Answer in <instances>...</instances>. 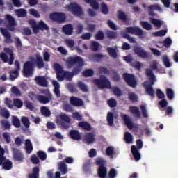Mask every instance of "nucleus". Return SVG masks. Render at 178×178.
Masks as SVG:
<instances>
[{"label":"nucleus","instance_id":"nucleus-49","mask_svg":"<svg viewBox=\"0 0 178 178\" xmlns=\"http://www.w3.org/2000/svg\"><path fill=\"white\" fill-rule=\"evenodd\" d=\"M101 11L102 14H104L106 15L109 13V8L108 7V5L106 4V3H101Z\"/></svg>","mask_w":178,"mask_h":178},{"label":"nucleus","instance_id":"nucleus-56","mask_svg":"<svg viewBox=\"0 0 178 178\" xmlns=\"http://www.w3.org/2000/svg\"><path fill=\"white\" fill-rule=\"evenodd\" d=\"M140 108L141 110L143 118H148L147 106H145V105H140Z\"/></svg>","mask_w":178,"mask_h":178},{"label":"nucleus","instance_id":"nucleus-27","mask_svg":"<svg viewBox=\"0 0 178 178\" xmlns=\"http://www.w3.org/2000/svg\"><path fill=\"white\" fill-rule=\"evenodd\" d=\"M33 143H31V140L30 139H26L25 140V151L26 154H31L33 152Z\"/></svg>","mask_w":178,"mask_h":178},{"label":"nucleus","instance_id":"nucleus-16","mask_svg":"<svg viewBox=\"0 0 178 178\" xmlns=\"http://www.w3.org/2000/svg\"><path fill=\"white\" fill-rule=\"evenodd\" d=\"M13 159L16 162H23L24 160V155L22 152V151L18 149H15L13 151Z\"/></svg>","mask_w":178,"mask_h":178},{"label":"nucleus","instance_id":"nucleus-50","mask_svg":"<svg viewBox=\"0 0 178 178\" xmlns=\"http://www.w3.org/2000/svg\"><path fill=\"white\" fill-rule=\"evenodd\" d=\"M106 156H110L111 157H113V154H115V149L113 146H108L106 149Z\"/></svg>","mask_w":178,"mask_h":178},{"label":"nucleus","instance_id":"nucleus-3","mask_svg":"<svg viewBox=\"0 0 178 178\" xmlns=\"http://www.w3.org/2000/svg\"><path fill=\"white\" fill-rule=\"evenodd\" d=\"M155 10L162 11V8L159 4H152L151 6H149L148 13L149 15L152 17V18H149V20L150 22L154 25V26H156V28H161L163 25V21L154 18V17H156V13H154Z\"/></svg>","mask_w":178,"mask_h":178},{"label":"nucleus","instance_id":"nucleus-18","mask_svg":"<svg viewBox=\"0 0 178 178\" xmlns=\"http://www.w3.org/2000/svg\"><path fill=\"white\" fill-rule=\"evenodd\" d=\"M70 102L72 106H83L84 105V102L81 99L74 96L70 97Z\"/></svg>","mask_w":178,"mask_h":178},{"label":"nucleus","instance_id":"nucleus-26","mask_svg":"<svg viewBox=\"0 0 178 178\" xmlns=\"http://www.w3.org/2000/svg\"><path fill=\"white\" fill-rule=\"evenodd\" d=\"M29 178H40V167H33L32 173L29 174Z\"/></svg>","mask_w":178,"mask_h":178},{"label":"nucleus","instance_id":"nucleus-6","mask_svg":"<svg viewBox=\"0 0 178 178\" xmlns=\"http://www.w3.org/2000/svg\"><path fill=\"white\" fill-rule=\"evenodd\" d=\"M92 83L98 87V88L104 89V88H108L111 89L112 88V84L111 81H109L106 76L101 74L99 76V79H95L92 81Z\"/></svg>","mask_w":178,"mask_h":178},{"label":"nucleus","instance_id":"nucleus-46","mask_svg":"<svg viewBox=\"0 0 178 178\" xmlns=\"http://www.w3.org/2000/svg\"><path fill=\"white\" fill-rule=\"evenodd\" d=\"M38 157L40 161H46L47 160V153L42 150H39L37 152Z\"/></svg>","mask_w":178,"mask_h":178},{"label":"nucleus","instance_id":"nucleus-9","mask_svg":"<svg viewBox=\"0 0 178 178\" xmlns=\"http://www.w3.org/2000/svg\"><path fill=\"white\" fill-rule=\"evenodd\" d=\"M49 17L53 22L58 24H62L64 22H66V14L65 13L54 12L50 13Z\"/></svg>","mask_w":178,"mask_h":178},{"label":"nucleus","instance_id":"nucleus-41","mask_svg":"<svg viewBox=\"0 0 178 178\" xmlns=\"http://www.w3.org/2000/svg\"><path fill=\"white\" fill-rule=\"evenodd\" d=\"M133 134L129 131H126L124 134V140L126 143H128V144H129V143H133Z\"/></svg>","mask_w":178,"mask_h":178},{"label":"nucleus","instance_id":"nucleus-20","mask_svg":"<svg viewBox=\"0 0 178 178\" xmlns=\"http://www.w3.org/2000/svg\"><path fill=\"white\" fill-rule=\"evenodd\" d=\"M35 81L38 86H41V87H48V81H47L45 76H35Z\"/></svg>","mask_w":178,"mask_h":178},{"label":"nucleus","instance_id":"nucleus-1","mask_svg":"<svg viewBox=\"0 0 178 178\" xmlns=\"http://www.w3.org/2000/svg\"><path fill=\"white\" fill-rule=\"evenodd\" d=\"M158 61H156V60H152L150 63V69H146L145 70L146 76L149 77L150 84H145L144 87L147 94L150 95V97H155V91L153 88V86L155 84L156 77L154 74L153 70H158Z\"/></svg>","mask_w":178,"mask_h":178},{"label":"nucleus","instance_id":"nucleus-35","mask_svg":"<svg viewBox=\"0 0 178 178\" xmlns=\"http://www.w3.org/2000/svg\"><path fill=\"white\" fill-rule=\"evenodd\" d=\"M15 13L17 17H26L27 16V11L23 8L15 10Z\"/></svg>","mask_w":178,"mask_h":178},{"label":"nucleus","instance_id":"nucleus-42","mask_svg":"<svg viewBox=\"0 0 178 178\" xmlns=\"http://www.w3.org/2000/svg\"><path fill=\"white\" fill-rule=\"evenodd\" d=\"M106 35L109 39H115L118 38V33L114 31L108 30L106 32Z\"/></svg>","mask_w":178,"mask_h":178},{"label":"nucleus","instance_id":"nucleus-29","mask_svg":"<svg viewBox=\"0 0 178 178\" xmlns=\"http://www.w3.org/2000/svg\"><path fill=\"white\" fill-rule=\"evenodd\" d=\"M122 118L124 121L125 124L128 127L129 129H133L134 124L133 122L131 120L129 116L127 115H122Z\"/></svg>","mask_w":178,"mask_h":178},{"label":"nucleus","instance_id":"nucleus-53","mask_svg":"<svg viewBox=\"0 0 178 178\" xmlns=\"http://www.w3.org/2000/svg\"><path fill=\"white\" fill-rule=\"evenodd\" d=\"M90 6L93 10H99V3L97 1V0H90Z\"/></svg>","mask_w":178,"mask_h":178},{"label":"nucleus","instance_id":"nucleus-11","mask_svg":"<svg viewBox=\"0 0 178 178\" xmlns=\"http://www.w3.org/2000/svg\"><path fill=\"white\" fill-rule=\"evenodd\" d=\"M68 10L71 13L74 15V16H82L83 15V8L80 6V5L77 4L76 3H71L68 6Z\"/></svg>","mask_w":178,"mask_h":178},{"label":"nucleus","instance_id":"nucleus-54","mask_svg":"<svg viewBox=\"0 0 178 178\" xmlns=\"http://www.w3.org/2000/svg\"><path fill=\"white\" fill-rule=\"evenodd\" d=\"M104 36H105V35H104L103 31H98L97 32V33H95V38L97 40H102L103 39H104Z\"/></svg>","mask_w":178,"mask_h":178},{"label":"nucleus","instance_id":"nucleus-55","mask_svg":"<svg viewBox=\"0 0 178 178\" xmlns=\"http://www.w3.org/2000/svg\"><path fill=\"white\" fill-rule=\"evenodd\" d=\"M38 26L40 30H49V27L44 21L39 22Z\"/></svg>","mask_w":178,"mask_h":178},{"label":"nucleus","instance_id":"nucleus-44","mask_svg":"<svg viewBox=\"0 0 178 178\" xmlns=\"http://www.w3.org/2000/svg\"><path fill=\"white\" fill-rule=\"evenodd\" d=\"M12 122L16 129H19L21 126L20 120H19L17 116H13Z\"/></svg>","mask_w":178,"mask_h":178},{"label":"nucleus","instance_id":"nucleus-12","mask_svg":"<svg viewBox=\"0 0 178 178\" xmlns=\"http://www.w3.org/2000/svg\"><path fill=\"white\" fill-rule=\"evenodd\" d=\"M124 80L128 86L132 88L136 87L138 83L134 74H130L129 73H124L123 74Z\"/></svg>","mask_w":178,"mask_h":178},{"label":"nucleus","instance_id":"nucleus-59","mask_svg":"<svg viewBox=\"0 0 178 178\" xmlns=\"http://www.w3.org/2000/svg\"><path fill=\"white\" fill-rule=\"evenodd\" d=\"M39 157L37 156V155L35 154H33L31 156V162H32V163H33V165H38V163H40V159H38Z\"/></svg>","mask_w":178,"mask_h":178},{"label":"nucleus","instance_id":"nucleus-5","mask_svg":"<svg viewBox=\"0 0 178 178\" xmlns=\"http://www.w3.org/2000/svg\"><path fill=\"white\" fill-rule=\"evenodd\" d=\"M4 52L0 53V58L4 63H8L9 65H13L15 60V54L13 53V49L9 47H4Z\"/></svg>","mask_w":178,"mask_h":178},{"label":"nucleus","instance_id":"nucleus-33","mask_svg":"<svg viewBox=\"0 0 178 178\" xmlns=\"http://www.w3.org/2000/svg\"><path fill=\"white\" fill-rule=\"evenodd\" d=\"M77 86L79 90H81V91H82L83 92H88V87L87 86V85H86V83H84V82L79 81L77 83Z\"/></svg>","mask_w":178,"mask_h":178},{"label":"nucleus","instance_id":"nucleus-48","mask_svg":"<svg viewBox=\"0 0 178 178\" xmlns=\"http://www.w3.org/2000/svg\"><path fill=\"white\" fill-rule=\"evenodd\" d=\"M13 106L20 109L23 106V101L20 99H14L13 100Z\"/></svg>","mask_w":178,"mask_h":178},{"label":"nucleus","instance_id":"nucleus-64","mask_svg":"<svg viewBox=\"0 0 178 178\" xmlns=\"http://www.w3.org/2000/svg\"><path fill=\"white\" fill-rule=\"evenodd\" d=\"M117 175V171L115 168H111L108 172V177L109 178H115Z\"/></svg>","mask_w":178,"mask_h":178},{"label":"nucleus","instance_id":"nucleus-32","mask_svg":"<svg viewBox=\"0 0 178 178\" xmlns=\"http://www.w3.org/2000/svg\"><path fill=\"white\" fill-rule=\"evenodd\" d=\"M106 120L109 126H113V123H114L113 112H108L107 116H106Z\"/></svg>","mask_w":178,"mask_h":178},{"label":"nucleus","instance_id":"nucleus-25","mask_svg":"<svg viewBox=\"0 0 178 178\" xmlns=\"http://www.w3.org/2000/svg\"><path fill=\"white\" fill-rule=\"evenodd\" d=\"M131 113L134 115L135 118L139 119L141 116L140 109L138 106H131L129 107Z\"/></svg>","mask_w":178,"mask_h":178},{"label":"nucleus","instance_id":"nucleus-63","mask_svg":"<svg viewBox=\"0 0 178 178\" xmlns=\"http://www.w3.org/2000/svg\"><path fill=\"white\" fill-rule=\"evenodd\" d=\"M103 164H106V160L102 158H98L96 159V165H98L99 167H102Z\"/></svg>","mask_w":178,"mask_h":178},{"label":"nucleus","instance_id":"nucleus-34","mask_svg":"<svg viewBox=\"0 0 178 178\" xmlns=\"http://www.w3.org/2000/svg\"><path fill=\"white\" fill-rule=\"evenodd\" d=\"M78 127L83 129V130H88L90 131V124L86 121H81L78 123Z\"/></svg>","mask_w":178,"mask_h":178},{"label":"nucleus","instance_id":"nucleus-39","mask_svg":"<svg viewBox=\"0 0 178 178\" xmlns=\"http://www.w3.org/2000/svg\"><path fill=\"white\" fill-rule=\"evenodd\" d=\"M162 61L166 67L169 68V67H170V66H172V64L169 60V57L167 54H164L162 56Z\"/></svg>","mask_w":178,"mask_h":178},{"label":"nucleus","instance_id":"nucleus-36","mask_svg":"<svg viewBox=\"0 0 178 178\" xmlns=\"http://www.w3.org/2000/svg\"><path fill=\"white\" fill-rule=\"evenodd\" d=\"M107 51L108 54L113 57V59H117L118 53L116 49L113 47H107Z\"/></svg>","mask_w":178,"mask_h":178},{"label":"nucleus","instance_id":"nucleus-7","mask_svg":"<svg viewBox=\"0 0 178 178\" xmlns=\"http://www.w3.org/2000/svg\"><path fill=\"white\" fill-rule=\"evenodd\" d=\"M41 94H44V95H35V99L40 102V104H49L51 101H52V93L47 90V89H44L41 90Z\"/></svg>","mask_w":178,"mask_h":178},{"label":"nucleus","instance_id":"nucleus-52","mask_svg":"<svg viewBox=\"0 0 178 178\" xmlns=\"http://www.w3.org/2000/svg\"><path fill=\"white\" fill-rule=\"evenodd\" d=\"M128 97L132 102H137L138 101V97L136 94H134V92H129Z\"/></svg>","mask_w":178,"mask_h":178},{"label":"nucleus","instance_id":"nucleus-62","mask_svg":"<svg viewBox=\"0 0 178 178\" xmlns=\"http://www.w3.org/2000/svg\"><path fill=\"white\" fill-rule=\"evenodd\" d=\"M3 138L5 140L6 144H9L10 143V134L8 132L3 133Z\"/></svg>","mask_w":178,"mask_h":178},{"label":"nucleus","instance_id":"nucleus-21","mask_svg":"<svg viewBox=\"0 0 178 178\" xmlns=\"http://www.w3.org/2000/svg\"><path fill=\"white\" fill-rule=\"evenodd\" d=\"M1 33L4 36L6 44H12L13 40H12V35L6 29H1Z\"/></svg>","mask_w":178,"mask_h":178},{"label":"nucleus","instance_id":"nucleus-2","mask_svg":"<svg viewBox=\"0 0 178 178\" xmlns=\"http://www.w3.org/2000/svg\"><path fill=\"white\" fill-rule=\"evenodd\" d=\"M129 33L143 37L144 35V31L139 26H127L126 28V32H121V35L123 38L128 39L131 43H136L135 38L130 36Z\"/></svg>","mask_w":178,"mask_h":178},{"label":"nucleus","instance_id":"nucleus-45","mask_svg":"<svg viewBox=\"0 0 178 178\" xmlns=\"http://www.w3.org/2000/svg\"><path fill=\"white\" fill-rule=\"evenodd\" d=\"M21 122L26 129L30 127V120H29V118L24 116L22 117Z\"/></svg>","mask_w":178,"mask_h":178},{"label":"nucleus","instance_id":"nucleus-47","mask_svg":"<svg viewBox=\"0 0 178 178\" xmlns=\"http://www.w3.org/2000/svg\"><path fill=\"white\" fill-rule=\"evenodd\" d=\"M140 24L144 29H147V31L152 29V25L147 21H141Z\"/></svg>","mask_w":178,"mask_h":178},{"label":"nucleus","instance_id":"nucleus-15","mask_svg":"<svg viewBox=\"0 0 178 178\" xmlns=\"http://www.w3.org/2000/svg\"><path fill=\"white\" fill-rule=\"evenodd\" d=\"M134 50L136 54L139 57H143V59H148V57H149V53H148V51H145V50L142 49L140 46H135L134 47Z\"/></svg>","mask_w":178,"mask_h":178},{"label":"nucleus","instance_id":"nucleus-23","mask_svg":"<svg viewBox=\"0 0 178 178\" xmlns=\"http://www.w3.org/2000/svg\"><path fill=\"white\" fill-rule=\"evenodd\" d=\"M73 25L68 24L63 26L62 31L66 35H72L73 34Z\"/></svg>","mask_w":178,"mask_h":178},{"label":"nucleus","instance_id":"nucleus-28","mask_svg":"<svg viewBox=\"0 0 178 178\" xmlns=\"http://www.w3.org/2000/svg\"><path fill=\"white\" fill-rule=\"evenodd\" d=\"M58 169L61 175H66L68 172L67 165L63 161L58 163Z\"/></svg>","mask_w":178,"mask_h":178},{"label":"nucleus","instance_id":"nucleus-8","mask_svg":"<svg viewBox=\"0 0 178 178\" xmlns=\"http://www.w3.org/2000/svg\"><path fill=\"white\" fill-rule=\"evenodd\" d=\"M81 63H84V60L79 56H70L66 60V66L68 69H72L75 65H81Z\"/></svg>","mask_w":178,"mask_h":178},{"label":"nucleus","instance_id":"nucleus-58","mask_svg":"<svg viewBox=\"0 0 178 178\" xmlns=\"http://www.w3.org/2000/svg\"><path fill=\"white\" fill-rule=\"evenodd\" d=\"M168 31L167 29H161V31H157L156 32H154V36H165L166 35Z\"/></svg>","mask_w":178,"mask_h":178},{"label":"nucleus","instance_id":"nucleus-60","mask_svg":"<svg viewBox=\"0 0 178 178\" xmlns=\"http://www.w3.org/2000/svg\"><path fill=\"white\" fill-rule=\"evenodd\" d=\"M99 46H100V44L99 43V42L94 41V42H92L91 49L94 51H97L99 50Z\"/></svg>","mask_w":178,"mask_h":178},{"label":"nucleus","instance_id":"nucleus-24","mask_svg":"<svg viewBox=\"0 0 178 178\" xmlns=\"http://www.w3.org/2000/svg\"><path fill=\"white\" fill-rule=\"evenodd\" d=\"M13 163H12V161L9 160L2 161L0 163V166H2L4 170H10V169H12L13 168Z\"/></svg>","mask_w":178,"mask_h":178},{"label":"nucleus","instance_id":"nucleus-40","mask_svg":"<svg viewBox=\"0 0 178 178\" xmlns=\"http://www.w3.org/2000/svg\"><path fill=\"white\" fill-rule=\"evenodd\" d=\"M72 119L74 120H78V122H81V120H83V115L77 111H75L72 113Z\"/></svg>","mask_w":178,"mask_h":178},{"label":"nucleus","instance_id":"nucleus-51","mask_svg":"<svg viewBox=\"0 0 178 178\" xmlns=\"http://www.w3.org/2000/svg\"><path fill=\"white\" fill-rule=\"evenodd\" d=\"M111 77L113 81H120L121 79L119 73H118V72H115V70L112 71Z\"/></svg>","mask_w":178,"mask_h":178},{"label":"nucleus","instance_id":"nucleus-19","mask_svg":"<svg viewBox=\"0 0 178 178\" xmlns=\"http://www.w3.org/2000/svg\"><path fill=\"white\" fill-rule=\"evenodd\" d=\"M108 174V168L106 167V164H102V167H99L97 170V175L99 178H106Z\"/></svg>","mask_w":178,"mask_h":178},{"label":"nucleus","instance_id":"nucleus-4","mask_svg":"<svg viewBox=\"0 0 178 178\" xmlns=\"http://www.w3.org/2000/svg\"><path fill=\"white\" fill-rule=\"evenodd\" d=\"M54 66L56 72V77L58 81H63L65 79L70 81L72 79H73V76L74 75H73L72 72L69 71H64L63 68H62V66L58 63H55Z\"/></svg>","mask_w":178,"mask_h":178},{"label":"nucleus","instance_id":"nucleus-30","mask_svg":"<svg viewBox=\"0 0 178 178\" xmlns=\"http://www.w3.org/2000/svg\"><path fill=\"white\" fill-rule=\"evenodd\" d=\"M35 63L38 69H42V67H44V59H42V57L40 55L36 56V60Z\"/></svg>","mask_w":178,"mask_h":178},{"label":"nucleus","instance_id":"nucleus-31","mask_svg":"<svg viewBox=\"0 0 178 178\" xmlns=\"http://www.w3.org/2000/svg\"><path fill=\"white\" fill-rule=\"evenodd\" d=\"M83 64L84 63H81V65H78L73 68L72 73L74 76H77V74H80L81 70H83Z\"/></svg>","mask_w":178,"mask_h":178},{"label":"nucleus","instance_id":"nucleus-38","mask_svg":"<svg viewBox=\"0 0 178 178\" xmlns=\"http://www.w3.org/2000/svg\"><path fill=\"white\" fill-rule=\"evenodd\" d=\"M40 112L42 115H43V116H45L46 118H49V116H51V111H49L48 107L47 106L41 107Z\"/></svg>","mask_w":178,"mask_h":178},{"label":"nucleus","instance_id":"nucleus-37","mask_svg":"<svg viewBox=\"0 0 178 178\" xmlns=\"http://www.w3.org/2000/svg\"><path fill=\"white\" fill-rule=\"evenodd\" d=\"M6 19L7 20L9 26H16V20L10 15H6Z\"/></svg>","mask_w":178,"mask_h":178},{"label":"nucleus","instance_id":"nucleus-10","mask_svg":"<svg viewBox=\"0 0 178 178\" xmlns=\"http://www.w3.org/2000/svg\"><path fill=\"white\" fill-rule=\"evenodd\" d=\"M23 73L25 77H30L34 73V63L33 61H26L23 66Z\"/></svg>","mask_w":178,"mask_h":178},{"label":"nucleus","instance_id":"nucleus-14","mask_svg":"<svg viewBox=\"0 0 178 178\" xmlns=\"http://www.w3.org/2000/svg\"><path fill=\"white\" fill-rule=\"evenodd\" d=\"M15 70H12L10 71V80L13 81L19 77V72L20 71V63L19 60L15 61Z\"/></svg>","mask_w":178,"mask_h":178},{"label":"nucleus","instance_id":"nucleus-43","mask_svg":"<svg viewBox=\"0 0 178 178\" xmlns=\"http://www.w3.org/2000/svg\"><path fill=\"white\" fill-rule=\"evenodd\" d=\"M118 17L119 19H122V21H127L128 19L127 14L124 11H122V10L118 11Z\"/></svg>","mask_w":178,"mask_h":178},{"label":"nucleus","instance_id":"nucleus-17","mask_svg":"<svg viewBox=\"0 0 178 178\" xmlns=\"http://www.w3.org/2000/svg\"><path fill=\"white\" fill-rule=\"evenodd\" d=\"M68 136L72 140H76V141L81 140V133H79V130L76 129L70 130Z\"/></svg>","mask_w":178,"mask_h":178},{"label":"nucleus","instance_id":"nucleus-13","mask_svg":"<svg viewBox=\"0 0 178 178\" xmlns=\"http://www.w3.org/2000/svg\"><path fill=\"white\" fill-rule=\"evenodd\" d=\"M60 118L61 122H60L59 124L61 125L62 129L65 130L69 129L70 127V123H72V119L67 114H63L60 115Z\"/></svg>","mask_w":178,"mask_h":178},{"label":"nucleus","instance_id":"nucleus-22","mask_svg":"<svg viewBox=\"0 0 178 178\" xmlns=\"http://www.w3.org/2000/svg\"><path fill=\"white\" fill-rule=\"evenodd\" d=\"M131 152H132V156H134V159L138 161L141 159V154L138 150V146L136 147L134 145L131 147Z\"/></svg>","mask_w":178,"mask_h":178},{"label":"nucleus","instance_id":"nucleus-61","mask_svg":"<svg viewBox=\"0 0 178 178\" xmlns=\"http://www.w3.org/2000/svg\"><path fill=\"white\" fill-rule=\"evenodd\" d=\"M1 126L3 127L4 130H9V129H10V122L8 120L1 121Z\"/></svg>","mask_w":178,"mask_h":178},{"label":"nucleus","instance_id":"nucleus-57","mask_svg":"<svg viewBox=\"0 0 178 178\" xmlns=\"http://www.w3.org/2000/svg\"><path fill=\"white\" fill-rule=\"evenodd\" d=\"M166 95L169 99H173L175 97V92L172 88H167Z\"/></svg>","mask_w":178,"mask_h":178}]
</instances>
